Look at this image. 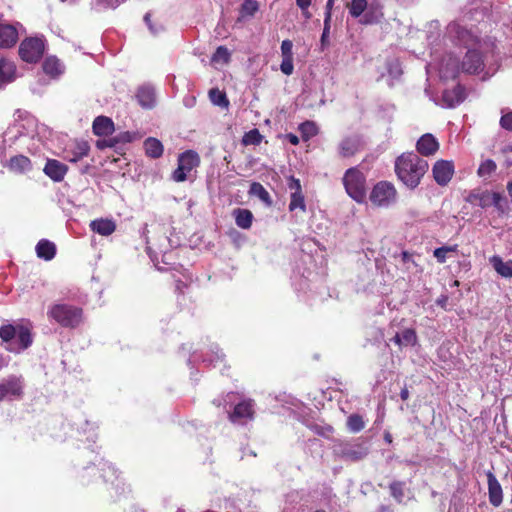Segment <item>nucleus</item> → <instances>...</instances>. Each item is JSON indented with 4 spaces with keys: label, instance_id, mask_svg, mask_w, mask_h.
I'll list each match as a JSON object with an SVG mask.
<instances>
[{
    "label": "nucleus",
    "instance_id": "27",
    "mask_svg": "<svg viewBox=\"0 0 512 512\" xmlns=\"http://www.w3.org/2000/svg\"><path fill=\"white\" fill-rule=\"evenodd\" d=\"M464 88L461 85H456L451 90H446L443 93V101L448 107H454L464 100Z\"/></svg>",
    "mask_w": 512,
    "mask_h": 512
},
{
    "label": "nucleus",
    "instance_id": "9",
    "mask_svg": "<svg viewBox=\"0 0 512 512\" xmlns=\"http://www.w3.org/2000/svg\"><path fill=\"white\" fill-rule=\"evenodd\" d=\"M462 71L468 74L479 73L484 68L482 54L476 49H469L461 63Z\"/></svg>",
    "mask_w": 512,
    "mask_h": 512
},
{
    "label": "nucleus",
    "instance_id": "50",
    "mask_svg": "<svg viewBox=\"0 0 512 512\" xmlns=\"http://www.w3.org/2000/svg\"><path fill=\"white\" fill-rule=\"evenodd\" d=\"M288 188L291 190V192H302L300 180L295 178L294 176H291L288 179Z\"/></svg>",
    "mask_w": 512,
    "mask_h": 512
},
{
    "label": "nucleus",
    "instance_id": "30",
    "mask_svg": "<svg viewBox=\"0 0 512 512\" xmlns=\"http://www.w3.org/2000/svg\"><path fill=\"white\" fill-rule=\"evenodd\" d=\"M42 68L44 73L51 77H57L63 72V66L55 56L47 57L42 64Z\"/></svg>",
    "mask_w": 512,
    "mask_h": 512
},
{
    "label": "nucleus",
    "instance_id": "1",
    "mask_svg": "<svg viewBox=\"0 0 512 512\" xmlns=\"http://www.w3.org/2000/svg\"><path fill=\"white\" fill-rule=\"evenodd\" d=\"M428 168V162L413 152L403 153L395 160L397 178L409 189L418 187Z\"/></svg>",
    "mask_w": 512,
    "mask_h": 512
},
{
    "label": "nucleus",
    "instance_id": "15",
    "mask_svg": "<svg viewBox=\"0 0 512 512\" xmlns=\"http://www.w3.org/2000/svg\"><path fill=\"white\" fill-rule=\"evenodd\" d=\"M293 42L289 39L283 40L281 43V55L282 62L280 64V69L283 74L289 76L294 71L293 65Z\"/></svg>",
    "mask_w": 512,
    "mask_h": 512
},
{
    "label": "nucleus",
    "instance_id": "3",
    "mask_svg": "<svg viewBox=\"0 0 512 512\" xmlns=\"http://www.w3.org/2000/svg\"><path fill=\"white\" fill-rule=\"evenodd\" d=\"M342 183L346 193L357 203H363L366 199V177L358 167L347 169L343 175Z\"/></svg>",
    "mask_w": 512,
    "mask_h": 512
},
{
    "label": "nucleus",
    "instance_id": "38",
    "mask_svg": "<svg viewBox=\"0 0 512 512\" xmlns=\"http://www.w3.org/2000/svg\"><path fill=\"white\" fill-rule=\"evenodd\" d=\"M404 488H405V482H403V481H393L389 486L391 496L398 503H401L403 501Z\"/></svg>",
    "mask_w": 512,
    "mask_h": 512
},
{
    "label": "nucleus",
    "instance_id": "61",
    "mask_svg": "<svg viewBox=\"0 0 512 512\" xmlns=\"http://www.w3.org/2000/svg\"><path fill=\"white\" fill-rule=\"evenodd\" d=\"M507 190H508L510 196L512 197V180L510 182H508Z\"/></svg>",
    "mask_w": 512,
    "mask_h": 512
},
{
    "label": "nucleus",
    "instance_id": "63",
    "mask_svg": "<svg viewBox=\"0 0 512 512\" xmlns=\"http://www.w3.org/2000/svg\"><path fill=\"white\" fill-rule=\"evenodd\" d=\"M307 126H312V123H310V122H306V123L302 124V125H301V129H304V128H305V127H307Z\"/></svg>",
    "mask_w": 512,
    "mask_h": 512
},
{
    "label": "nucleus",
    "instance_id": "23",
    "mask_svg": "<svg viewBox=\"0 0 512 512\" xmlns=\"http://www.w3.org/2000/svg\"><path fill=\"white\" fill-rule=\"evenodd\" d=\"M35 250L37 257L45 261L52 260L56 255V245L47 239H41L37 243Z\"/></svg>",
    "mask_w": 512,
    "mask_h": 512
},
{
    "label": "nucleus",
    "instance_id": "17",
    "mask_svg": "<svg viewBox=\"0 0 512 512\" xmlns=\"http://www.w3.org/2000/svg\"><path fill=\"white\" fill-rule=\"evenodd\" d=\"M89 151L90 146L87 141H75L71 149L65 150L64 159L71 163H76L84 157L88 156Z\"/></svg>",
    "mask_w": 512,
    "mask_h": 512
},
{
    "label": "nucleus",
    "instance_id": "2",
    "mask_svg": "<svg viewBox=\"0 0 512 512\" xmlns=\"http://www.w3.org/2000/svg\"><path fill=\"white\" fill-rule=\"evenodd\" d=\"M47 317L63 328L75 329L83 322V309L67 303H54L49 306Z\"/></svg>",
    "mask_w": 512,
    "mask_h": 512
},
{
    "label": "nucleus",
    "instance_id": "25",
    "mask_svg": "<svg viewBox=\"0 0 512 512\" xmlns=\"http://www.w3.org/2000/svg\"><path fill=\"white\" fill-rule=\"evenodd\" d=\"M136 98L143 108H152L155 104L154 89L148 86H142L137 90Z\"/></svg>",
    "mask_w": 512,
    "mask_h": 512
},
{
    "label": "nucleus",
    "instance_id": "45",
    "mask_svg": "<svg viewBox=\"0 0 512 512\" xmlns=\"http://www.w3.org/2000/svg\"><path fill=\"white\" fill-rule=\"evenodd\" d=\"M230 56V52L225 46H219L213 54L212 60L216 62L222 60L224 63H228L230 61Z\"/></svg>",
    "mask_w": 512,
    "mask_h": 512
},
{
    "label": "nucleus",
    "instance_id": "16",
    "mask_svg": "<svg viewBox=\"0 0 512 512\" xmlns=\"http://www.w3.org/2000/svg\"><path fill=\"white\" fill-rule=\"evenodd\" d=\"M439 149V142L430 133L422 135L416 143V150L422 156L434 155Z\"/></svg>",
    "mask_w": 512,
    "mask_h": 512
},
{
    "label": "nucleus",
    "instance_id": "49",
    "mask_svg": "<svg viewBox=\"0 0 512 512\" xmlns=\"http://www.w3.org/2000/svg\"><path fill=\"white\" fill-rule=\"evenodd\" d=\"M500 125L503 129L512 131V111L501 117Z\"/></svg>",
    "mask_w": 512,
    "mask_h": 512
},
{
    "label": "nucleus",
    "instance_id": "33",
    "mask_svg": "<svg viewBox=\"0 0 512 512\" xmlns=\"http://www.w3.org/2000/svg\"><path fill=\"white\" fill-rule=\"evenodd\" d=\"M209 99L210 101L218 107L227 109L230 105L229 99L224 91L219 90L218 88H212L209 90Z\"/></svg>",
    "mask_w": 512,
    "mask_h": 512
},
{
    "label": "nucleus",
    "instance_id": "51",
    "mask_svg": "<svg viewBox=\"0 0 512 512\" xmlns=\"http://www.w3.org/2000/svg\"><path fill=\"white\" fill-rule=\"evenodd\" d=\"M187 287H188V285L184 281H182L180 279L175 281V291L178 294H184Z\"/></svg>",
    "mask_w": 512,
    "mask_h": 512
},
{
    "label": "nucleus",
    "instance_id": "5",
    "mask_svg": "<svg viewBox=\"0 0 512 512\" xmlns=\"http://www.w3.org/2000/svg\"><path fill=\"white\" fill-rule=\"evenodd\" d=\"M45 51V41L39 37H27L19 45V56L27 63H37Z\"/></svg>",
    "mask_w": 512,
    "mask_h": 512
},
{
    "label": "nucleus",
    "instance_id": "43",
    "mask_svg": "<svg viewBox=\"0 0 512 512\" xmlns=\"http://www.w3.org/2000/svg\"><path fill=\"white\" fill-rule=\"evenodd\" d=\"M404 346H415L417 344V334L413 328H407L401 333Z\"/></svg>",
    "mask_w": 512,
    "mask_h": 512
},
{
    "label": "nucleus",
    "instance_id": "26",
    "mask_svg": "<svg viewBox=\"0 0 512 512\" xmlns=\"http://www.w3.org/2000/svg\"><path fill=\"white\" fill-rule=\"evenodd\" d=\"M16 66L5 58L0 59V84L12 82L15 79Z\"/></svg>",
    "mask_w": 512,
    "mask_h": 512
},
{
    "label": "nucleus",
    "instance_id": "58",
    "mask_svg": "<svg viewBox=\"0 0 512 512\" xmlns=\"http://www.w3.org/2000/svg\"><path fill=\"white\" fill-rule=\"evenodd\" d=\"M401 258H402V261H403L404 263L409 262V261L414 262V261L412 260V255H411L409 252H407V251H403V252L401 253Z\"/></svg>",
    "mask_w": 512,
    "mask_h": 512
},
{
    "label": "nucleus",
    "instance_id": "62",
    "mask_svg": "<svg viewBox=\"0 0 512 512\" xmlns=\"http://www.w3.org/2000/svg\"><path fill=\"white\" fill-rule=\"evenodd\" d=\"M365 18H366L365 23H372V22H373V20H372V19H370V15H369V13H367V14L365 15Z\"/></svg>",
    "mask_w": 512,
    "mask_h": 512
},
{
    "label": "nucleus",
    "instance_id": "36",
    "mask_svg": "<svg viewBox=\"0 0 512 512\" xmlns=\"http://www.w3.org/2000/svg\"><path fill=\"white\" fill-rule=\"evenodd\" d=\"M263 136L257 128L251 129L246 132L242 137V144L248 145H259L262 142Z\"/></svg>",
    "mask_w": 512,
    "mask_h": 512
},
{
    "label": "nucleus",
    "instance_id": "24",
    "mask_svg": "<svg viewBox=\"0 0 512 512\" xmlns=\"http://www.w3.org/2000/svg\"><path fill=\"white\" fill-rule=\"evenodd\" d=\"M490 264L493 266L494 270L504 278L512 277V260H508L504 262L502 258L498 255L492 256L490 259Z\"/></svg>",
    "mask_w": 512,
    "mask_h": 512
},
{
    "label": "nucleus",
    "instance_id": "64",
    "mask_svg": "<svg viewBox=\"0 0 512 512\" xmlns=\"http://www.w3.org/2000/svg\"><path fill=\"white\" fill-rule=\"evenodd\" d=\"M4 367V362L3 360L0 358V370H2V368Z\"/></svg>",
    "mask_w": 512,
    "mask_h": 512
},
{
    "label": "nucleus",
    "instance_id": "28",
    "mask_svg": "<svg viewBox=\"0 0 512 512\" xmlns=\"http://www.w3.org/2000/svg\"><path fill=\"white\" fill-rule=\"evenodd\" d=\"M145 153L152 159H158L163 155L164 147L160 140L149 137L144 141Z\"/></svg>",
    "mask_w": 512,
    "mask_h": 512
},
{
    "label": "nucleus",
    "instance_id": "54",
    "mask_svg": "<svg viewBox=\"0 0 512 512\" xmlns=\"http://www.w3.org/2000/svg\"><path fill=\"white\" fill-rule=\"evenodd\" d=\"M288 141L292 144V145H298L299 144V138L297 135L293 134V133H289L286 135Z\"/></svg>",
    "mask_w": 512,
    "mask_h": 512
},
{
    "label": "nucleus",
    "instance_id": "39",
    "mask_svg": "<svg viewBox=\"0 0 512 512\" xmlns=\"http://www.w3.org/2000/svg\"><path fill=\"white\" fill-rule=\"evenodd\" d=\"M259 9V4L256 0H243L240 7V13L243 17L254 16Z\"/></svg>",
    "mask_w": 512,
    "mask_h": 512
},
{
    "label": "nucleus",
    "instance_id": "52",
    "mask_svg": "<svg viewBox=\"0 0 512 512\" xmlns=\"http://www.w3.org/2000/svg\"><path fill=\"white\" fill-rule=\"evenodd\" d=\"M115 145V142L113 141V139H110V140H102V141H97V144L96 146L99 148V149H103L105 147H113Z\"/></svg>",
    "mask_w": 512,
    "mask_h": 512
},
{
    "label": "nucleus",
    "instance_id": "59",
    "mask_svg": "<svg viewBox=\"0 0 512 512\" xmlns=\"http://www.w3.org/2000/svg\"><path fill=\"white\" fill-rule=\"evenodd\" d=\"M384 440L385 442H387L388 444H391L392 443V435L389 433V432H386L384 434Z\"/></svg>",
    "mask_w": 512,
    "mask_h": 512
},
{
    "label": "nucleus",
    "instance_id": "34",
    "mask_svg": "<svg viewBox=\"0 0 512 512\" xmlns=\"http://www.w3.org/2000/svg\"><path fill=\"white\" fill-rule=\"evenodd\" d=\"M346 425L349 431L357 433L365 428V421L360 414L353 413L348 416Z\"/></svg>",
    "mask_w": 512,
    "mask_h": 512
},
{
    "label": "nucleus",
    "instance_id": "60",
    "mask_svg": "<svg viewBox=\"0 0 512 512\" xmlns=\"http://www.w3.org/2000/svg\"><path fill=\"white\" fill-rule=\"evenodd\" d=\"M151 15L149 13H147L145 16H144V20L145 22L147 23V25L149 26V28L152 30V26H151Z\"/></svg>",
    "mask_w": 512,
    "mask_h": 512
},
{
    "label": "nucleus",
    "instance_id": "4",
    "mask_svg": "<svg viewBox=\"0 0 512 512\" xmlns=\"http://www.w3.org/2000/svg\"><path fill=\"white\" fill-rule=\"evenodd\" d=\"M397 190L389 181L376 183L369 195L371 203L376 207H388L396 201Z\"/></svg>",
    "mask_w": 512,
    "mask_h": 512
},
{
    "label": "nucleus",
    "instance_id": "41",
    "mask_svg": "<svg viewBox=\"0 0 512 512\" xmlns=\"http://www.w3.org/2000/svg\"><path fill=\"white\" fill-rule=\"evenodd\" d=\"M496 168V163L491 159H487L480 164L477 173L480 177H488L495 172Z\"/></svg>",
    "mask_w": 512,
    "mask_h": 512
},
{
    "label": "nucleus",
    "instance_id": "57",
    "mask_svg": "<svg viewBox=\"0 0 512 512\" xmlns=\"http://www.w3.org/2000/svg\"><path fill=\"white\" fill-rule=\"evenodd\" d=\"M334 5V0H327L326 7H325V13H329V16L332 17V8Z\"/></svg>",
    "mask_w": 512,
    "mask_h": 512
},
{
    "label": "nucleus",
    "instance_id": "32",
    "mask_svg": "<svg viewBox=\"0 0 512 512\" xmlns=\"http://www.w3.org/2000/svg\"><path fill=\"white\" fill-rule=\"evenodd\" d=\"M16 336L19 343V349L25 350L32 344L31 330L23 325L17 326Z\"/></svg>",
    "mask_w": 512,
    "mask_h": 512
},
{
    "label": "nucleus",
    "instance_id": "13",
    "mask_svg": "<svg viewBox=\"0 0 512 512\" xmlns=\"http://www.w3.org/2000/svg\"><path fill=\"white\" fill-rule=\"evenodd\" d=\"M488 497L489 502L494 507H499L503 502V490L492 471H487Z\"/></svg>",
    "mask_w": 512,
    "mask_h": 512
},
{
    "label": "nucleus",
    "instance_id": "18",
    "mask_svg": "<svg viewBox=\"0 0 512 512\" xmlns=\"http://www.w3.org/2000/svg\"><path fill=\"white\" fill-rule=\"evenodd\" d=\"M18 41L17 29L7 23L0 24V48H11Z\"/></svg>",
    "mask_w": 512,
    "mask_h": 512
},
{
    "label": "nucleus",
    "instance_id": "31",
    "mask_svg": "<svg viewBox=\"0 0 512 512\" xmlns=\"http://www.w3.org/2000/svg\"><path fill=\"white\" fill-rule=\"evenodd\" d=\"M249 194L259 198L267 206H271L273 201L269 192L259 182H252L249 188Z\"/></svg>",
    "mask_w": 512,
    "mask_h": 512
},
{
    "label": "nucleus",
    "instance_id": "20",
    "mask_svg": "<svg viewBox=\"0 0 512 512\" xmlns=\"http://www.w3.org/2000/svg\"><path fill=\"white\" fill-rule=\"evenodd\" d=\"M92 129L97 136H108L114 132V123L109 117L98 116L93 121Z\"/></svg>",
    "mask_w": 512,
    "mask_h": 512
},
{
    "label": "nucleus",
    "instance_id": "46",
    "mask_svg": "<svg viewBox=\"0 0 512 512\" xmlns=\"http://www.w3.org/2000/svg\"><path fill=\"white\" fill-rule=\"evenodd\" d=\"M330 28H331V16H329V13H325L324 27H323V32L321 35V44L322 45H325L327 42V38L330 33Z\"/></svg>",
    "mask_w": 512,
    "mask_h": 512
},
{
    "label": "nucleus",
    "instance_id": "55",
    "mask_svg": "<svg viewBox=\"0 0 512 512\" xmlns=\"http://www.w3.org/2000/svg\"><path fill=\"white\" fill-rule=\"evenodd\" d=\"M397 346L399 347H402L404 344H403V341H402V337H401V334L399 333H396L395 336L391 339Z\"/></svg>",
    "mask_w": 512,
    "mask_h": 512
},
{
    "label": "nucleus",
    "instance_id": "56",
    "mask_svg": "<svg viewBox=\"0 0 512 512\" xmlns=\"http://www.w3.org/2000/svg\"><path fill=\"white\" fill-rule=\"evenodd\" d=\"M409 390L407 387H404L401 389V392H400V398L403 400V401H407L409 399Z\"/></svg>",
    "mask_w": 512,
    "mask_h": 512
},
{
    "label": "nucleus",
    "instance_id": "42",
    "mask_svg": "<svg viewBox=\"0 0 512 512\" xmlns=\"http://www.w3.org/2000/svg\"><path fill=\"white\" fill-rule=\"evenodd\" d=\"M17 327L7 324L0 327V338L3 342H10L16 336Z\"/></svg>",
    "mask_w": 512,
    "mask_h": 512
},
{
    "label": "nucleus",
    "instance_id": "29",
    "mask_svg": "<svg viewBox=\"0 0 512 512\" xmlns=\"http://www.w3.org/2000/svg\"><path fill=\"white\" fill-rule=\"evenodd\" d=\"M235 223L239 228L249 229L252 226L253 214L248 209L236 208L233 210Z\"/></svg>",
    "mask_w": 512,
    "mask_h": 512
},
{
    "label": "nucleus",
    "instance_id": "40",
    "mask_svg": "<svg viewBox=\"0 0 512 512\" xmlns=\"http://www.w3.org/2000/svg\"><path fill=\"white\" fill-rule=\"evenodd\" d=\"M458 248V245H452V246H442L439 248H436L433 252L434 257L437 259L439 263H444L447 258V254L449 252H456Z\"/></svg>",
    "mask_w": 512,
    "mask_h": 512
},
{
    "label": "nucleus",
    "instance_id": "37",
    "mask_svg": "<svg viewBox=\"0 0 512 512\" xmlns=\"http://www.w3.org/2000/svg\"><path fill=\"white\" fill-rule=\"evenodd\" d=\"M367 8L366 0H351L348 4L349 13L352 17L358 18Z\"/></svg>",
    "mask_w": 512,
    "mask_h": 512
},
{
    "label": "nucleus",
    "instance_id": "53",
    "mask_svg": "<svg viewBox=\"0 0 512 512\" xmlns=\"http://www.w3.org/2000/svg\"><path fill=\"white\" fill-rule=\"evenodd\" d=\"M486 192L482 193L480 196V205L482 207H487L491 205V198L485 197Z\"/></svg>",
    "mask_w": 512,
    "mask_h": 512
},
{
    "label": "nucleus",
    "instance_id": "35",
    "mask_svg": "<svg viewBox=\"0 0 512 512\" xmlns=\"http://www.w3.org/2000/svg\"><path fill=\"white\" fill-rule=\"evenodd\" d=\"M300 209L302 212H306V204L303 192H291L289 211Z\"/></svg>",
    "mask_w": 512,
    "mask_h": 512
},
{
    "label": "nucleus",
    "instance_id": "22",
    "mask_svg": "<svg viewBox=\"0 0 512 512\" xmlns=\"http://www.w3.org/2000/svg\"><path fill=\"white\" fill-rule=\"evenodd\" d=\"M8 168L10 171L23 174L32 170V162L27 156L16 155L9 159Z\"/></svg>",
    "mask_w": 512,
    "mask_h": 512
},
{
    "label": "nucleus",
    "instance_id": "8",
    "mask_svg": "<svg viewBox=\"0 0 512 512\" xmlns=\"http://www.w3.org/2000/svg\"><path fill=\"white\" fill-rule=\"evenodd\" d=\"M434 180L440 186L447 185L454 175V163L449 160H438L432 168Z\"/></svg>",
    "mask_w": 512,
    "mask_h": 512
},
{
    "label": "nucleus",
    "instance_id": "12",
    "mask_svg": "<svg viewBox=\"0 0 512 512\" xmlns=\"http://www.w3.org/2000/svg\"><path fill=\"white\" fill-rule=\"evenodd\" d=\"M363 148L362 140L359 136H349L344 138L338 145L339 155L342 158H350L356 155Z\"/></svg>",
    "mask_w": 512,
    "mask_h": 512
},
{
    "label": "nucleus",
    "instance_id": "10",
    "mask_svg": "<svg viewBox=\"0 0 512 512\" xmlns=\"http://www.w3.org/2000/svg\"><path fill=\"white\" fill-rule=\"evenodd\" d=\"M448 33L451 35V37L457 40L459 44L465 47L472 46L479 41L478 37L475 36L471 31L455 22L449 24Z\"/></svg>",
    "mask_w": 512,
    "mask_h": 512
},
{
    "label": "nucleus",
    "instance_id": "21",
    "mask_svg": "<svg viewBox=\"0 0 512 512\" xmlns=\"http://www.w3.org/2000/svg\"><path fill=\"white\" fill-rule=\"evenodd\" d=\"M368 455V448L362 445L351 446L344 445L341 449V457L346 460L359 461Z\"/></svg>",
    "mask_w": 512,
    "mask_h": 512
},
{
    "label": "nucleus",
    "instance_id": "6",
    "mask_svg": "<svg viewBox=\"0 0 512 512\" xmlns=\"http://www.w3.org/2000/svg\"><path fill=\"white\" fill-rule=\"evenodd\" d=\"M177 161L178 166L173 171L171 178L178 183L186 181L187 174L200 164L199 155L193 150L180 153Z\"/></svg>",
    "mask_w": 512,
    "mask_h": 512
},
{
    "label": "nucleus",
    "instance_id": "19",
    "mask_svg": "<svg viewBox=\"0 0 512 512\" xmlns=\"http://www.w3.org/2000/svg\"><path fill=\"white\" fill-rule=\"evenodd\" d=\"M90 229L101 236H110L116 230V223L112 219L98 218L90 222Z\"/></svg>",
    "mask_w": 512,
    "mask_h": 512
},
{
    "label": "nucleus",
    "instance_id": "14",
    "mask_svg": "<svg viewBox=\"0 0 512 512\" xmlns=\"http://www.w3.org/2000/svg\"><path fill=\"white\" fill-rule=\"evenodd\" d=\"M43 172L54 182H61L68 172V166L56 159H48Z\"/></svg>",
    "mask_w": 512,
    "mask_h": 512
},
{
    "label": "nucleus",
    "instance_id": "48",
    "mask_svg": "<svg viewBox=\"0 0 512 512\" xmlns=\"http://www.w3.org/2000/svg\"><path fill=\"white\" fill-rule=\"evenodd\" d=\"M312 0H296L297 7L302 11V14L305 18L309 19L311 17L308 8L310 7Z\"/></svg>",
    "mask_w": 512,
    "mask_h": 512
},
{
    "label": "nucleus",
    "instance_id": "47",
    "mask_svg": "<svg viewBox=\"0 0 512 512\" xmlns=\"http://www.w3.org/2000/svg\"><path fill=\"white\" fill-rule=\"evenodd\" d=\"M135 139V134L129 131L119 133L113 141L116 143H130Z\"/></svg>",
    "mask_w": 512,
    "mask_h": 512
},
{
    "label": "nucleus",
    "instance_id": "11",
    "mask_svg": "<svg viewBox=\"0 0 512 512\" xmlns=\"http://www.w3.org/2000/svg\"><path fill=\"white\" fill-rule=\"evenodd\" d=\"M254 417L253 401L243 400L235 405L233 411L229 413V420L233 423L241 422L242 420H251Z\"/></svg>",
    "mask_w": 512,
    "mask_h": 512
},
{
    "label": "nucleus",
    "instance_id": "7",
    "mask_svg": "<svg viewBox=\"0 0 512 512\" xmlns=\"http://www.w3.org/2000/svg\"><path fill=\"white\" fill-rule=\"evenodd\" d=\"M9 395L17 398L23 396L22 376L11 375L3 382H0V401H3Z\"/></svg>",
    "mask_w": 512,
    "mask_h": 512
},
{
    "label": "nucleus",
    "instance_id": "44",
    "mask_svg": "<svg viewBox=\"0 0 512 512\" xmlns=\"http://www.w3.org/2000/svg\"><path fill=\"white\" fill-rule=\"evenodd\" d=\"M486 198H491V205L495 206L498 210H503V204L506 203L505 198L498 192H486Z\"/></svg>",
    "mask_w": 512,
    "mask_h": 512
}]
</instances>
